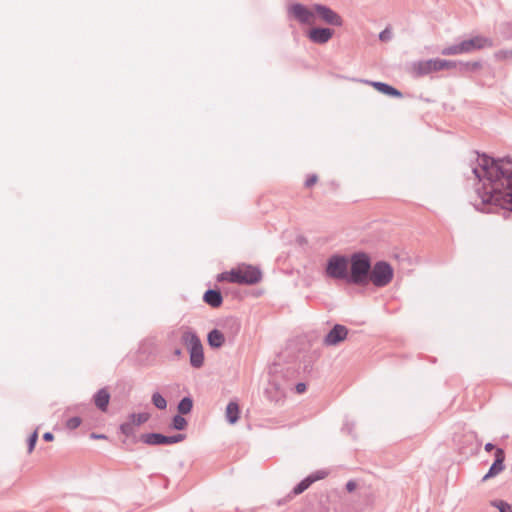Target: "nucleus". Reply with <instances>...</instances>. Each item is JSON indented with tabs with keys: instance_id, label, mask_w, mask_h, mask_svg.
I'll list each match as a JSON object with an SVG mask.
<instances>
[{
	"instance_id": "32",
	"label": "nucleus",
	"mask_w": 512,
	"mask_h": 512,
	"mask_svg": "<svg viewBox=\"0 0 512 512\" xmlns=\"http://www.w3.org/2000/svg\"><path fill=\"white\" fill-rule=\"evenodd\" d=\"M184 439H185L184 434H177V435L169 436V445L179 443V442L183 441Z\"/></svg>"
},
{
	"instance_id": "36",
	"label": "nucleus",
	"mask_w": 512,
	"mask_h": 512,
	"mask_svg": "<svg viewBox=\"0 0 512 512\" xmlns=\"http://www.w3.org/2000/svg\"><path fill=\"white\" fill-rule=\"evenodd\" d=\"M356 488V483L354 481H348L346 484V489L348 492L354 491Z\"/></svg>"
},
{
	"instance_id": "17",
	"label": "nucleus",
	"mask_w": 512,
	"mask_h": 512,
	"mask_svg": "<svg viewBox=\"0 0 512 512\" xmlns=\"http://www.w3.org/2000/svg\"><path fill=\"white\" fill-rule=\"evenodd\" d=\"M110 401V394L106 388H102L94 395V403L96 407L102 412L107 411L108 404Z\"/></svg>"
},
{
	"instance_id": "10",
	"label": "nucleus",
	"mask_w": 512,
	"mask_h": 512,
	"mask_svg": "<svg viewBox=\"0 0 512 512\" xmlns=\"http://www.w3.org/2000/svg\"><path fill=\"white\" fill-rule=\"evenodd\" d=\"M464 54L471 53L475 50H480L493 46V41L485 36H475L471 39H467L461 42Z\"/></svg>"
},
{
	"instance_id": "27",
	"label": "nucleus",
	"mask_w": 512,
	"mask_h": 512,
	"mask_svg": "<svg viewBox=\"0 0 512 512\" xmlns=\"http://www.w3.org/2000/svg\"><path fill=\"white\" fill-rule=\"evenodd\" d=\"M493 505L497 507L500 512H512V506L504 501H495Z\"/></svg>"
},
{
	"instance_id": "40",
	"label": "nucleus",
	"mask_w": 512,
	"mask_h": 512,
	"mask_svg": "<svg viewBox=\"0 0 512 512\" xmlns=\"http://www.w3.org/2000/svg\"><path fill=\"white\" fill-rule=\"evenodd\" d=\"M174 355L177 356V357L181 356L182 355V350L180 348L175 349L174 350Z\"/></svg>"
},
{
	"instance_id": "8",
	"label": "nucleus",
	"mask_w": 512,
	"mask_h": 512,
	"mask_svg": "<svg viewBox=\"0 0 512 512\" xmlns=\"http://www.w3.org/2000/svg\"><path fill=\"white\" fill-rule=\"evenodd\" d=\"M288 13L302 24L312 25L315 23V11L300 3L292 4L288 8Z\"/></svg>"
},
{
	"instance_id": "7",
	"label": "nucleus",
	"mask_w": 512,
	"mask_h": 512,
	"mask_svg": "<svg viewBox=\"0 0 512 512\" xmlns=\"http://www.w3.org/2000/svg\"><path fill=\"white\" fill-rule=\"evenodd\" d=\"M455 66L456 64L453 61L444 59H430L414 64L413 72L416 76H423L440 70L453 69Z\"/></svg>"
},
{
	"instance_id": "9",
	"label": "nucleus",
	"mask_w": 512,
	"mask_h": 512,
	"mask_svg": "<svg viewBox=\"0 0 512 512\" xmlns=\"http://www.w3.org/2000/svg\"><path fill=\"white\" fill-rule=\"evenodd\" d=\"M313 9L315 11V17L318 16L322 21L327 24L334 26H341L343 20L339 14L330 9L327 6L315 4L313 5Z\"/></svg>"
},
{
	"instance_id": "21",
	"label": "nucleus",
	"mask_w": 512,
	"mask_h": 512,
	"mask_svg": "<svg viewBox=\"0 0 512 512\" xmlns=\"http://www.w3.org/2000/svg\"><path fill=\"white\" fill-rule=\"evenodd\" d=\"M193 408V401L190 397H184L178 403L177 409L180 414H188Z\"/></svg>"
},
{
	"instance_id": "4",
	"label": "nucleus",
	"mask_w": 512,
	"mask_h": 512,
	"mask_svg": "<svg viewBox=\"0 0 512 512\" xmlns=\"http://www.w3.org/2000/svg\"><path fill=\"white\" fill-rule=\"evenodd\" d=\"M325 273L331 279L344 281L348 284L349 258L340 254L330 256L327 260Z\"/></svg>"
},
{
	"instance_id": "5",
	"label": "nucleus",
	"mask_w": 512,
	"mask_h": 512,
	"mask_svg": "<svg viewBox=\"0 0 512 512\" xmlns=\"http://www.w3.org/2000/svg\"><path fill=\"white\" fill-rule=\"evenodd\" d=\"M262 278L261 271L254 266L244 265L237 269H232L227 273L226 279L231 283L253 285Z\"/></svg>"
},
{
	"instance_id": "28",
	"label": "nucleus",
	"mask_w": 512,
	"mask_h": 512,
	"mask_svg": "<svg viewBox=\"0 0 512 512\" xmlns=\"http://www.w3.org/2000/svg\"><path fill=\"white\" fill-rule=\"evenodd\" d=\"M80 424H81L80 417H72L66 421V427L71 430L78 428L80 426Z\"/></svg>"
},
{
	"instance_id": "15",
	"label": "nucleus",
	"mask_w": 512,
	"mask_h": 512,
	"mask_svg": "<svg viewBox=\"0 0 512 512\" xmlns=\"http://www.w3.org/2000/svg\"><path fill=\"white\" fill-rule=\"evenodd\" d=\"M333 36V31L329 28H313L309 32V38L315 43H326Z\"/></svg>"
},
{
	"instance_id": "2",
	"label": "nucleus",
	"mask_w": 512,
	"mask_h": 512,
	"mask_svg": "<svg viewBox=\"0 0 512 512\" xmlns=\"http://www.w3.org/2000/svg\"><path fill=\"white\" fill-rule=\"evenodd\" d=\"M371 259L365 252H356L349 258L348 284L366 286L369 284L371 274Z\"/></svg>"
},
{
	"instance_id": "42",
	"label": "nucleus",
	"mask_w": 512,
	"mask_h": 512,
	"mask_svg": "<svg viewBox=\"0 0 512 512\" xmlns=\"http://www.w3.org/2000/svg\"><path fill=\"white\" fill-rule=\"evenodd\" d=\"M467 178H470L469 172H465Z\"/></svg>"
},
{
	"instance_id": "13",
	"label": "nucleus",
	"mask_w": 512,
	"mask_h": 512,
	"mask_svg": "<svg viewBox=\"0 0 512 512\" xmlns=\"http://www.w3.org/2000/svg\"><path fill=\"white\" fill-rule=\"evenodd\" d=\"M225 330L224 334L231 340L239 333L241 329L240 321L235 317H227L219 324Z\"/></svg>"
},
{
	"instance_id": "30",
	"label": "nucleus",
	"mask_w": 512,
	"mask_h": 512,
	"mask_svg": "<svg viewBox=\"0 0 512 512\" xmlns=\"http://www.w3.org/2000/svg\"><path fill=\"white\" fill-rule=\"evenodd\" d=\"M38 439V431L35 430L28 438V452L31 453L36 445Z\"/></svg>"
},
{
	"instance_id": "14",
	"label": "nucleus",
	"mask_w": 512,
	"mask_h": 512,
	"mask_svg": "<svg viewBox=\"0 0 512 512\" xmlns=\"http://www.w3.org/2000/svg\"><path fill=\"white\" fill-rule=\"evenodd\" d=\"M364 83L372 86L378 92L385 94L387 96L394 97V98L402 97V93L399 90H397L396 88H394L386 83L375 82V81H364Z\"/></svg>"
},
{
	"instance_id": "31",
	"label": "nucleus",
	"mask_w": 512,
	"mask_h": 512,
	"mask_svg": "<svg viewBox=\"0 0 512 512\" xmlns=\"http://www.w3.org/2000/svg\"><path fill=\"white\" fill-rule=\"evenodd\" d=\"M327 476V472L326 471H323V470H320V471H316L315 473L307 476L308 478L310 479H313V483L318 481V480H321L323 478H325Z\"/></svg>"
},
{
	"instance_id": "23",
	"label": "nucleus",
	"mask_w": 512,
	"mask_h": 512,
	"mask_svg": "<svg viewBox=\"0 0 512 512\" xmlns=\"http://www.w3.org/2000/svg\"><path fill=\"white\" fill-rule=\"evenodd\" d=\"M313 484V479L306 477L300 483H298L292 490L293 495H299L307 490L310 485Z\"/></svg>"
},
{
	"instance_id": "38",
	"label": "nucleus",
	"mask_w": 512,
	"mask_h": 512,
	"mask_svg": "<svg viewBox=\"0 0 512 512\" xmlns=\"http://www.w3.org/2000/svg\"><path fill=\"white\" fill-rule=\"evenodd\" d=\"M493 449H494V445H493L492 443H487V444L485 445V450H486L487 452H490V451H492Z\"/></svg>"
},
{
	"instance_id": "11",
	"label": "nucleus",
	"mask_w": 512,
	"mask_h": 512,
	"mask_svg": "<svg viewBox=\"0 0 512 512\" xmlns=\"http://www.w3.org/2000/svg\"><path fill=\"white\" fill-rule=\"evenodd\" d=\"M348 335V329L341 324H336L325 336L323 343L326 346H336L344 341Z\"/></svg>"
},
{
	"instance_id": "6",
	"label": "nucleus",
	"mask_w": 512,
	"mask_h": 512,
	"mask_svg": "<svg viewBox=\"0 0 512 512\" xmlns=\"http://www.w3.org/2000/svg\"><path fill=\"white\" fill-rule=\"evenodd\" d=\"M393 268L385 261H378L371 266V274L369 283L371 282L376 287H385L393 279Z\"/></svg>"
},
{
	"instance_id": "18",
	"label": "nucleus",
	"mask_w": 512,
	"mask_h": 512,
	"mask_svg": "<svg viewBox=\"0 0 512 512\" xmlns=\"http://www.w3.org/2000/svg\"><path fill=\"white\" fill-rule=\"evenodd\" d=\"M225 334L219 329H213L208 333L207 341L212 348H221L225 343Z\"/></svg>"
},
{
	"instance_id": "19",
	"label": "nucleus",
	"mask_w": 512,
	"mask_h": 512,
	"mask_svg": "<svg viewBox=\"0 0 512 512\" xmlns=\"http://www.w3.org/2000/svg\"><path fill=\"white\" fill-rule=\"evenodd\" d=\"M204 301L213 308L219 307L223 302V297L220 291L208 289L203 296Z\"/></svg>"
},
{
	"instance_id": "33",
	"label": "nucleus",
	"mask_w": 512,
	"mask_h": 512,
	"mask_svg": "<svg viewBox=\"0 0 512 512\" xmlns=\"http://www.w3.org/2000/svg\"><path fill=\"white\" fill-rule=\"evenodd\" d=\"M317 180H318L317 175H316V174H312V175H310V176L306 179V181H305V186H306L307 188H309V187L313 186V185L317 182Z\"/></svg>"
},
{
	"instance_id": "1",
	"label": "nucleus",
	"mask_w": 512,
	"mask_h": 512,
	"mask_svg": "<svg viewBox=\"0 0 512 512\" xmlns=\"http://www.w3.org/2000/svg\"><path fill=\"white\" fill-rule=\"evenodd\" d=\"M469 172L478 181L477 210L495 213L498 208L512 212V158L493 159L475 152Z\"/></svg>"
},
{
	"instance_id": "26",
	"label": "nucleus",
	"mask_w": 512,
	"mask_h": 512,
	"mask_svg": "<svg viewBox=\"0 0 512 512\" xmlns=\"http://www.w3.org/2000/svg\"><path fill=\"white\" fill-rule=\"evenodd\" d=\"M172 427L176 430H184L187 427V421L182 415H175L172 419Z\"/></svg>"
},
{
	"instance_id": "3",
	"label": "nucleus",
	"mask_w": 512,
	"mask_h": 512,
	"mask_svg": "<svg viewBox=\"0 0 512 512\" xmlns=\"http://www.w3.org/2000/svg\"><path fill=\"white\" fill-rule=\"evenodd\" d=\"M182 343L190 354V364L194 368H200L204 364L203 345L197 334L190 328H186L181 335Z\"/></svg>"
},
{
	"instance_id": "22",
	"label": "nucleus",
	"mask_w": 512,
	"mask_h": 512,
	"mask_svg": "<svg viewBox=\"0 0 512 512\" xmlns=\"http://www.w3.org/2000/svg\"><path fill=\"white\" fill-rule=\"evenodd\" d=\"M149 418H150V414H149V413H145V412H143V413H138V414H136V413H132V414L129 416V419H130V421H129V422H130V423H132V425H133V426H134V425L139 426V425H141V424H143V423L147 422V421L149 420Z\"/></svg>"
},
{
	"instance_id": "35",
	"label": "nucleus",
	"mask_w": 512,
	"mask_h": 512,
	"mask_svg": "<svg viewBox=\"0 0 512 512\" xmlns=\"http://www.w3.org/2000/svg\"><path fill=\"white\" fill-rule=\"evenodd\" d=\"M297 393H303L306 391V384L305 383H298L295 387Z\"/></svg>"
},
{
	"instance_id": "24",
	"label": "nucleus",
	"mask_w": 512,
	"mask_h": 512,
	"mask_svg": "<svg viewBox=\"0 0 512 512\" xmlns=\"http://www.w3.org/2000/svg\"><path fill=\"white\" fill-rule=\"evenodd\" d=\"M151 401L153 405L160 410H164L167 407L166 399L159 392L152 394Z\"/></svg>"
},
{
	"instance_id": "29",
	"label": "nucleus",
	"mask_w": 512,
	"mask_h": 512,
	"mask_svg": "<svg viewBox=\"0 0 512 512\" xmlns=\"http://www.w3.org/2000/svg\"><path fill=\"white\" fill-rule=\"evenodd\" d=\"M120 431L126 435V436H130L134 433V428H133V425L132 423L130 422H126V423H122L120 425Z\"/></svg>"
},
{
	"instance_id": "20",
	"label": "nucleus",
	"mask_w": 512,
	"mask_h": 512,
	"mask_svg": "<svg viewBox=\"0 0 512 512\" xmlns=\"http://www.w3.org/2000/svg\"><path fill=\"white\" fill-rule=\"evenodd\" d=\"M226 419L230 424H234L239 419V406L236 402H229L226 407Z\"/></svg>"
},
{
	"instance_id": "16",
	"label": "nucleus",
	"mask_w": 512,
	"mask_h": 512,
	"mask_svg": "<svg viewBox=\"0 0 512 512\" xmlns=\"http://www.w3.org/2000/svg\"><path fill=\"white\" fill-rule=\"evenodd\" d=\"M140 440L151 446L155 445H169V436L160 433H146L142 434Z\"/></svg>"
},
{
	"instance_id": "34",
	"label": "nucleus",
	"mask_w": 512,
	"mask_h": 512,
	"mask_svg": "<svg viewBox=\"0 0 512 512\" xmlns=\"http://www.w3.org/2000/svg\"><path fill=\"white\" fill-rule=\"evenodd\" d=\"M379 38H380L381 41H388V40H390V38H391V31L389 29L383 30L380 33Z\"/></svg>"
},
{
	"instance_id": "12",
	"label": "nucleus",
	"mask_w": 512,
	"mask_h": 512,
	"mask_svg": "<svg viewBox=\"0 0 512 512\" xmlns=\"http://www.w3.org/2000/svg\"><path fill=\"white\" fill-rule=\"evenodd\" d=\"M495 460L490 466L488 472L483 476L482 481H486L487 479L494 477L501 473L504 468V460H505V453L504 450L501 448H496L495 450Z\"/></svg>"
},
{
	"instance_id": "41",
	"label": "nucleus",
	"mask_w": 512,
	"mask_h": 512,
	"mask_svg": "<svg viewBox=\"0 0 512 512\" xmlns=\"http://www.w3.org/2000/svg\"><path fill=\"white\" fill-rule=\"evenodd\" d=\"M480 67V64L479 63H473L472 64V68L473 69H476V68H479Z\"/></svg>"
},
{
	"instance_id": "39",
	"label": "nucleus",
	"mask_w": 512,
	"mask_h": 512,
	"mask_svg": "<svg viewBox=\"0 0 512 512\" xmlns=\"http://www.w3.org/2000/svg\"><path fill=\"white\" fill-rule=\"evenodd\" d=\"M91 437L94 438V439H104V438H106L105 435H102V434L98 435V434H94V433L91 434Z\"/></svg>"
},
{
	"instance_id": "25",
	"label": "nucleus",
	"mask_w": 512,
	"mask_h": 512,
	"mask_svg": "<svg viewBox=\"0 0 512 512\" xmlns=\"http://www.w3.org/2000/svg\"><path fill=\"white\" fill-rule=\"evenodd\" d=\"M441 53L443 55H459V54H464V51H463V48H462V45L461 43L459 44H456V45H451V46H448V47H445Z\"/></svg>"
},
{
	"instance_id": "37",
	"label": "nucleus",
	"mask_w": 512,
	"mask_h": 512,
	"mask_svg": "<svg viewBox=\"0 0 512 512\" xmlns=\"http://www.w3.org/2000/svg\"><path fill=\"white\" fill-rule=\"evenodd\" d=\"M43 439L45 441H52L54 439V435L51 432H46L43 435Z\"/></svg>"
}]
</instances>
